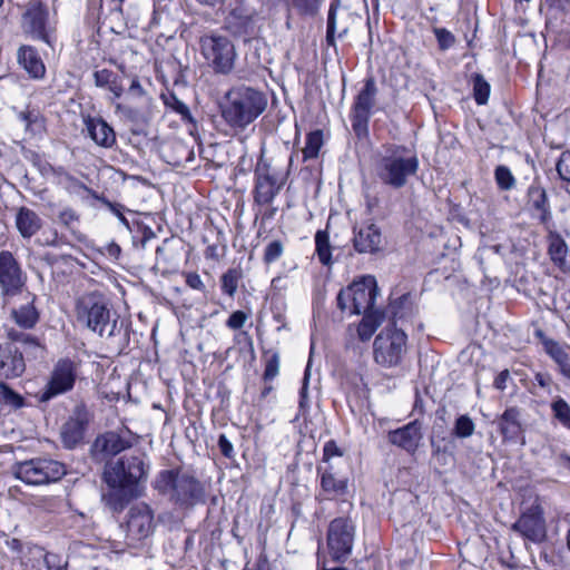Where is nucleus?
Returning <instances> with one entry per match:
<instances>
[{
  "mask_svg": "<svg viewBox=\"0 0 570 570\" xmlns=\"http://www.w3.org/2000/svg\"><path fill=\"white\" fill-rule=\"evenodd\" d=\"M16 226L20 235L29 239L41 229L42 219L32 209L20 207L16 214Z\"/></svg>",
  "mask_w": 570,
  "mask_h": 570,
  "instance_id": "28",
  "label": "nucleus"
},
{
  "mask_svg": "<svg viewBox=\"0 0 570 570\" xmlns=\"http://www.w3.org/2000/svg\"><path fill=\"white\" fill-rule=\"evenodd\" d=\"M154 488L180 507L205 502V488L194 475L181 470H164L154 481Z\"/></svg>",
  "mask_w": 570,
  "mask_h": 570,
  "instance_id": "4",
  "label": "nucleus"
},
{
  "mask_svg": "<svg viewBox=\"0 0 570 570\" xmlns=\"http://www.w3.org/2000/svg\"><path fill=\"white\" fill-rule=\"evenodd\" d=\"M308 383L309 370L307 366L304 373L302 387L299 390L298 411L302 415H305L309 410Z\"/></svg>",
  "mask_w": 570,
  "mask_h": 570,
  "instance_id": "50",
  "label": "nucleus"
},
{
  "mask_svg": "<svg viewBox=\"0 0 570 570\" xmlns=\"http://www.w3.org/2000/svg\"><path fill=\"white\" fill-rule=\"evenodd\" d=\"M525 188V184L519 180L508 167L501 166V191Z\"/></svg>",
  "mask_w": 570,
  "mask_h": 570,
  "instance_id": "47",
  "label": "nucleus"
},
{
  "mask_svg": "<svg viewBox=\"0 0 570 570\" xmlns=\"http://www.w3.org/2000/svg\"><path fill=\"white\" fill-rule=\"evenodd\" d=\"M48 570H67V562H61L57 554H48L46 557Z\"/></svg>",
  "mask_w": 570,
  "mask_h": 570,
  "instance_id": "58",
  "label": "nucleus"
},
{
  "mask_svg": "<svg viewBox=\"0 0 570 570\" xmlns=\"http://www.w3.org/2000/svg\"><path fill=\"white\" fill-rule=\"evenodd\" d=\"M520 431L519 411L515 409L507 410L503 415H501V433H503L505 438H513L519 434Z\"/></svg>",
  "mask_w": 570,
  "mask_h": 570,
  "instance_id": "40",
  "label": "nucleus"
},
{
  "mask_svg": "<svg viewBox=\"0 0 570 570\" xmlns=\"http://www.w3.org/2000/svg\"><path fill=\"white\" fill-rule=\"evenodd\" d=\"M283 253L284 243L279 239L272 240L266 245L264 249L263 261L265 264L269 265L278 261Z\"/></svg>",
  "mask_w": 570,
  "mask_h": 570,
  "instance_id": "49",
  "label": "nucleus"
},
{
  "mask_svg": "<svg viewBox=\"0 0 570 570\" xmlns=\"http://www.w3.org/2000/svg\"><path fill=\"white\" fill-rule=\"evenodd\" d=\"M548 242V254L552 261V263L564 269L568 267V245L562 236L554 232L549 230L547 236Z\"/></svg>",
  "mask_w": 570,
  "mask_h": 570,
  "instance_id": "31",
  "label": "nucleus"
},
{
  "mask_svg": "<svg viewBox=\"0 0 570 570\" xmlns=\"http://www.w3.org/2000/svg\"><path fill=\"white\" fill-rule=\"evenodd\" d=\"M474 423L472 419L465 414L460 415L454 423L453 434L456 438L465 439L473 434L474 432Z\"/></svg>",
  "mask_w": 570,
  "mask_h": 570,
  "instance_id": "48",
  "label": "nucleus"
},
{
  "mask_svg": "<svg viewBox=\"0 0 570 570\" xmlns=\"http://www.w3.org/2000/svg\"><path fill=\"white\" fill-rule=\"evenodd\" d=\"M551 410L554 417L567 429L570 430V405L562 397H557L551 403Z\"/></svg>",
  "mask_w": 570,
  "mask_h": 570,
  "instance_id": "44",
  "label": "nucleus"
},
{
  "mask_svg": "<svg viewBox=\"0 0 570 570\" xmlns=\"http://www.w3.org/2000/svg\"><path fill=\"white\" fill-rule=\"evenodd\" d=\"M79 364L70 358L58 360L48 379L47 384L38 394L40 402H48L59 395L70 392L78 379Z\"/></svg>",
  "mask_w": 570,
  "mask_h": 570,
  "instance_id": "11",
  "label": "nucleus"
},
{
  "mask_svg": "<svg viewBox=\"0 0 570 570\" xmlns=\"http://www.w3.org/2000/svg\"><path fill=\"white\" fill-rule=\"evenodd\" d=\"M410 301L407 294H403L397 299L393 301L389 306V313L392 314L393 318H402L404 314L401 312V308L405 306Z\"/></svg>",
  "mask_w": 570,
  "mask_h": 570,
  "instance_id": "55",
  "label": "nucleus"
},
{
  "mask_svg": "<svg viewBox=\"0 0 570 570\" xmlns=\"http://www.w3.org/2000/svg\"><path fill=\"white\" fill-rule=\"evenodd\" d=\"M524 191L525 189L501 191V206L504 205L511 215L519 214L523 206Z\"/></svg>",
  "mask_w": 570,
  "mask_h": 570,
  "instance_id": "41",
  "label": "nucleus"
},
{
  "mask_svg": "<svg viewBox=\"0 0 570 570\" xmlns=\"http://www.w3.org/2000/svg\"><path fill=\"white\" fill-rule=\"evenodd\" d=\"M18 119L24 125L27 131L37 132L43 128V120L36 109L20 111Z\"/></svg>",
  "mask_w": 570,
  "mask_h": 570,
  "instance_id": "42",
  "label": "nucleus"
},
{
  "mask_svg": "<svg viewBox=\"0 0 570 570\" xmlns=\"http://www.w3.org/2000/svg\"><path fill=\"white\" fill-rule=\"evenodd\" d=\"M90 421V413L83 403L77 404L68 421L62 425L61 438L66 448L79 444Z\"/></svg>",
  "mask_w": 570,
  "mask_h": 570,
  "instance_id": "17",
  "label": "nucleus"
},
{
  "mask_svg": "<svg viewBox=\"0 0 570 570\" xmlns=\"http://www.w3.org/2000/svg\"><path fill=\"white\" fill-rule=\"evenodd\" d=\"M266 208L264 210H259V214L262 216V219L263 220H269L272 218H274V216L276 215L277 213V207H274L271 205H265Z\"/></svg>",
  "mask_w": 570,
  "mask_h": 570,
  "instance_id": "63",
  "label": "nucleus"
},
{
  "mask_svg": "<svg viewBox=\"0 0 570 570\" xmlns=\"http://www.w3.org/2000/svg\"><path fill=\"white\" fill-rule=\"evenodd\" d=\"M512 529L532 542H542L547 537L546 522L539 505H532L523 512Z\"/></svg>",
  "mask_w": 570,
  "mask_h": 570,
  "instance_id": "19",
  "label": "nucleus"
},
{
  "mask_svg": "<svg viewBox=\"0 0 570 570\" xmlns=\"http://www.w3.org/2000/svg\"><path fill=\"white\" fill-rule=\"evenodd\" d=\"M323 132L322 130H314L307 134L305 146L302 149L303 160H312L318 157L320 150L323 146Z\"/></svg>",
  "mask_w": 570,
  "mask_h": 570,
  "instance_id": "39",
  "label": "nucleus"
},
{
  "mask_svg": "<svg viewBox=\"0 0 570 570\" xmlns=\"http://www.w3.org/2000/svg\"><path fill=\"white\" fill-rule=\"evenodd\" d=\"M546 346H547V352L556 361V363L559 366L562 363H564L567 360L570 358L569 353L560 344H558L556 342H550Z\"/></svg>",
  "mask_w": 570,
  "mask_h": 570,
  "instance_id": "53",
  "label": "nucleus"
},
{
  "mask_svg": "<svg viewBox=\"0 0 570 570\" xmlns=\"http://www.w3.org/2000/svg\"><path fill=\"white\" fill-rule=\"evenodd\" d=\"M528 204L534 216L541 224H547L552 218L551 206L548 193L538 180H534L525 188Z\"/></svg>",
  "mask_w": 570,
  "mask_h": 570,
  "instance_id": "22",
  "label": "nucleus"
},
{
  "mask_svg": "<svg viewBox=\"0 0 570 570\" xmlns=\"http://www.w3.org/2000/svg\"><path fill=\"white\" fill-rule=\"evenodd\" d=\"M473 82V96L478 105H484L488 101L490 95V85L484 78L475 73L472 78Z\"/></svg>",
  "mask_w": 570,
  "mask_h": 570,
  "instance_id": "46",
  "label": "nucleus"
},
{
  "mask_svg": "<svg viewBox=\"0 0 570 570\" xmlns=\"http://www.w3.org/2000/svg\"><path fill=\"white\" fill-rule=\"evenodd\" d=\"M333 455H342L335 442L330 441L324 445V460H328Z\"/></svg>",
  "mask_w": 570,
  "mask_h": 570,
  "instance_id": "61",
  "label": "nucleus"
},
{
  "mask_svg": "<svg viewBox=\"0 0 570 570\" xmlns=\"http://www.w3.org/2000/svg\"><path fill=\"white\" fill-rule=\"evenodd\" d=\"M288 171L261 159L254 170V204L263 207L271 205L287 180Z\"/></svg>",
  "mask_w": 570,
  "mask_h": 570,
  "instance_id": "8",
  "label": "nucleus"
},
{
  "mask_svg": "<svg viewBox=\"0 0 570 570\" xmlns=\"http://www.w3.org/2000/svg\"><path fill=\"white\" fill-rule=\"evenodd\" d=\"M218 448L224 456L232 458L234 448H233V444L229 442V440L226 438V435L222 434L219 436Z\"/></svg>",
  "mask_w": 570,
  "mask_h": 570,
  "instance_id": "59",
  "label": "nucleus"
},
{
  "mask_svg": "<svg viewBox=\"0 0 570 570\" xmlns=\"http://www.w3.org/2000/svg\"><path fill=\"white\" fill-rule=\"evenodd\" d=\"M17 58L19 65L35 79H40L46 73V67L38 55L37 50L31 46H21L18 49Z\"/></svg>",
  "mask_w": 570,
  "mask_h": 570,
  "instance_id": "27",
  "label": "nucleus"
},
{
  "mask_svg": "<svg viewBox=\"0 0 570 570\" xmlns=\"http://www.w3.org/2000/svg\"><path fill=\"white\" fill-rule=\"evenodd\" d=\"M423 439L422 423L419 420L409 422L402 428L389 431L387 441L406 451L407 453H415Z\"/></svg>",
  "mask_w": 570,
  "mask_h": 570,
  "instance_id": "20",
  "label": "nucleus"
},
{
  "mask_svg": "<svg viewBox=\"0 0 570 570\" xmlns=\"http://www.w3.org/2000/svg\"><path fill=\"white\" fill-rule=\"evenodd\" d=\"M0 403L11 406L12 409H20L24 405V400L20 394L0 381Z\"/></svg>",
  "mask_w": 570,
  "mask_h": 570,
  "instance_id": "43",
  "label": "nucleus"
},
{
  "mask_svg": "<svg viewBox=\"0 0 570 570\" xmlns=\"http://www.w3.org/2000/svg\"><path fill=\"white\" fill-rule=\"evenodd\" d=\"M226 23L235 33H247L253 28V11L242 4L237 6L229 11Z\"/></svg>",
  "mask_w": 570,
  "mask_h": 570,
  "instance_id": "32",
  "label": "nucleus"
},
{
  "mask_svg": "<svg viewBox=\"0 0 570 570\" xmlns=\"http://www.w3.org/2000/svg\"><path fill=\"white\" fill-rule=\"evenodd\" d=\"M433 32L435 35V38L438 40V45L440 50H448L455 43V37L451 31H449L445 28H434Z\"/></svg>",
  "mask_w": 570,
  "mask_h": 570,
  "instance_id": "51",
  "label": "nucleus"
},
{
  "mask_svg": "<svg viewBox=\"0 0 570 570\" xmlns=\"http://www.w3.org/2000/svg\"><path fill=\"white\" fill-rule=\"evenodd\" d=\"M13 473L27 484L42 485L60 480L66 474V468L52 459L35 458L17 463Z\"/></svg>",
  "mask_w": 570,
  "mask_h": 570,
  "instance_id": "9",
  "label": "nucleus"
},
{
  "mask_svg": "<svg viewBox=\"0 0 570 570\" xmlns=\"http://www.w3.org/2000/svg\"><path fill=\"white\" fill-rule=\"evenodd\" d=\"M186 284L193 289L204 291L205 288V285L197 273L187 274Z\"/></svg>",
  "mask_w": 570,
  "mask_h": 570,
  "instance_id": "60",
  "label": "nucleus"
},
{
  "mask_svg": "<svg viewBox=\"0 0 570 570\" xmlns=\"http://www.w3.org/2000/svg\"><path fill=\"white\" fill-rule=\"evenodd\" d=\"M315 250L323 265L328 266L332 264V246L327 229L316 232Z\"/></svg>",
  "mask_w": 570,
  "mask_h": 570,
  "instance_id": "36",
  "label": "nucleus"
},
{
  "mask_svg": "<svg viewBox=\"0 0 570 570\" xmlns=\"http://www.w3.org/2000/svg\"><path fill=\"white\" fill-rule=\"evenodd\" d=\"M376 95L375 79L373 77L366 78L363 88L355 97L352 108V128L358 138L368 136V121L376 102Z\"/></svg>",
  "mask_w": 570,
  "mask_h": 570,
  "instance_id": "13",
  "label": "nucleus"
},
{
  "mask_svg": "<svg viewBox=\"0 0 570 570\" xmlns=\"http://www.w3.org/2000/svg\"><path fill=\"white\" fill-rule=\"evenodd\" d=\"M200 53L216 73L227 76L235 68L237 52L233 41L223 35L206 33L199 39Z\"/></svg>",
  "mask_w": 570,
  "mask_h": 570,
  "instance_id": "6",
  "label": "nucleus"
},
{
  "mask_svg": "<svg viewBox=\"0 0 570 570\" xmlns=\"http://www.w3.org/2000/svg\"><path fill=\"white\" fill-rule=\"evenodd\" d=\"M95 85L99 88H107L115 98H120L124 94V87L118 76L109 69H98L94 71Z\"/></svg>",
  "mask_w": 570,
  "mask_h": 570,
  "instance_id": "33",
  "label": "nucleus"
},
{
  "mask_svg": "<svg viewBox=\"0 0 570 570\" xmlns=\"http://www.w3.org/2000/svg\"><path fill=\"white\" fill-rule=\"evenodd\" d=\"M161 99L167 108L171 109L180 116L183 121L189 124L195 122L188 106L181 101L174 92L163 94Z\"/></svg>",
  "mask_w": 570,
  "mask_h": 570,
  "instance_id": "38",
  "label": "nucleus"
},
{
  "mask_svg": "<svg viewBox=\"0 0 570 570\" xmlns=\"http://www.w3.org/2000/svg\"><path fill=\"white\" fill-rule=\"evenodd\" d=\"M363 320L361 321L357 327V334L361 341H367L372 337L376 328L381 325L384 313L375 312V313H366L363 314Z\"/></svg>",
  "mask_w": 570,
  "mask_h": 570,
  "instance_id": "35",
  "label": "nucleus"
},
{
  "mask_svg": "<svg viewBox=\"0 0 570 570\" xmlns=\"http://www.w3.org/2000/svg\"><path fill=\"white\" fill-rule=\"evenodd\" d=\"M129 91L136 96H142L145 94V90L144 88L141 87L138 78H134L131 80V83L129 86Z\"/></svg>",
  "mask_w": 570,
  "mask_h": 570,
  "instance_id": "64",
  "label": "nucleus"
},
{
  "mask_svg": "<svg viewBox=\"0 0 570 570\" xmlns=\"http://www.w3.org/2000/svg\"><path fill=\"white\" fill-rule=\"evenodd\" d=\"M266 95L249 86H236L225 95L222 106V117L235 130H244L255 121L266 109Z\"/></svg>",
  "mask_w": 570,
  "mask_h": 570,
  "instance_id": "2",
  "label": "nucleus"
},
{
  "mask_svg": "<svg viewBox=\"0 0 570 570\" xmlns=\"http://www.w3.org/2000/svg\"><path fill=\"white\" fill-rule=\"evenodd\" d=\"M246 320V313H244L243 311H236L230 314L226 322V325L232 330H239L244 326Z\"/></svg>",
  "mask_w": 570,
  "mask_h": 570,
  "instance_id": "56",
  "label": "nucleus"
},
{
  "mask_svg": "<svg viewBox=\"0 0 570 570\" xmlns=\"http://www.w3.org/2000/svg\"><path fill=\"white\" fill-rule=\"evenodd\" d=\"M382 240V233L374 224L364 225L354 230L353 244L358 253H376L381 248Z\"/></svg>",
  "mask_w": 570,
  "mask_h": 570,
  "instance_id": "25",
  "label": "nucleus"
},
{
  "mask_svg": "<svg viewBox=\"0 0 570 570\" xmlns=\"http://www.w3.org/2000/svg\"><path fill=\"white\" fill-rule=\"evenodd\" d=\"M279 372V356L277 353H274L265 364V371L263 374V380L265 382L272 381L278 375Z\"/></svg>",
  "mask_w": 570,
  "mask_h": 570,
  "instance_id": "54",
  "label": "nucleus"
},
{
  "mask_svg": "<svg viewBox=\"0 0 570 570\" xmlns=\"http://www.w3.org/2000/svg\"><path fill=\"white\" fill-rule=\"evenodd\" d=\"M355 538V525L352 520L336 518L331 521L327 530V548L336 561H344L352 552Z\"/></svg>",
  "mask_w": 570,
  "mask_h": 570,
  "instance_id": "14",
  "label": "nucleus"
},
{
  "mask_svg": "<svg viewBox=\"0 0 570 570\" xmlns=\"http://www.w3.org/2000/svg\"><path fill=\"white\" fill-rule=\"evenodd\" d=\"M20 295L22 302L20 305L11 309V318L21 328L30 330L35 327L40 316L38 309L35 306L36 295L30 292H22Z\"/></svg>",
  "mask_w": 570,
  "mask_h": 570,
  "instance_id": "24",
  "label": "nucleus"
},
{
  "mask_svg": "<svg viewBox=\"0 0 570 570\" xmlns=\"http://www.w3.org/2000/svg\"><path fill=\"white\" fill-rule=\"evenodd\" d=\"M47 9L39 1L29 2L27 11L22 16V28L33 39L42 40L51 46V35L47 29Z\"/></svg>",
  "mask_w": 570,
  "mask_h": 570,
  "instance_id": "18",
  "label": "nucleus"
},
{
  "mask_svg": "<svg viewBox=\"0 0 570 570\" xmlns=\"http://www.w3.org/2000/svg\"><path fill=\"white\" fill-rule=\"evenodd\" d=\"M406 334L395 327L385 328L374 340V360L384 367L397 365L405 352Z\"/></svg>",
  "mask_w": 570,
  "mask_h": 570,
  "instance_id": "12",
  "label": "nucleus"
},
{
  "mask_svg": "<svg viewBox=\"0 0 570 570\" xmlns=\"http://www.w3.org/2000/svg\"><path fill=\"white\" fill-rule=\"evenodd\" d=\"M321 487L327 495H342L346 492L347 480L337 478L332 471L324 470L321 472Z\"/></svg>",
  "mask_w": 570,
  "mask_h": 570,
  "instance_id": "34",
  "label": "nucleus"
},
{
  "mask_svg": "<svg viewBox=\"0 0 570 570\" xmlns=\"http://www.w3.org/2000/svg\"><path fill=\"white\" fill-rule=\"evenodd\" d=\"M120 527L125 531V544L139 548L155 530L154 512L146 503H137L128 510Z\"/></svg>",
  "mask_w": 570,
  "mask_h": 570,
  "instance_id": "10",
  "label": "nucleus"
},
{
  "mask_svg": "<svg viewBox=\"0 0 570 570\" xmlns=\"http://www.w3.org/2000/svg\"><path fill=\"white\" fill-rule=\"evenodd\" d=\"M77 322L101 337H114L124 330V322L111 309L108 298L99 292L81 295L76 302Z\"/></svg>",
  "mask_w": 570,
  "mask_h": 570,
  "instance_id": "1",
  "label": "nucleus"
},
{
  "mask_svg": "<svg viewBox=\"0 0 570 570\" xmlns=\"http://www.w3.org/2000/svg\"><path fill=\"white\" fill-rule=\"evenodd\" d=\"M556 169L562 180L570 183V151L567 150L560 155Z\"/></svg>",
  "mask_w": 570,
  "mask_h": 570,
  "instance_id": "52",
  "label": "nucleus"
},
{
  "mask_svg": "<svg viewBox=\"0 0 570 570\" xmlns=\"http://www.w3.org/2000/svg\"><path fill=\"white\" fill-rule=\"evenodd\" d=\"M358 18L356 13L347 8H341L340 0H332L327 12L326 43L328 47H336V36L343 38L347 35L351 24Z\"/></svg>",
  "mask_w": 570,
  "mask_h": 570,
  "instance_id": "16",
  "label": "nucleus"
},
{
  "mask_svg": "<svg viewBox=\"0 0 570 570\" xmlns=\"http://www.w3.org/2000/svg\"><path fill=\"white\" fill-rule=\"evenodd\" d=\"M148 474L149 463L145 454H125L106 463L104 481L108 487H122L140 491Z\"/></svg>",
  "mask_w": 570,
  "mask_h": 570,
  "instance_id": "5",
  "label": "nucleus"
},
{
  "mask_svg": "<svg viewBox=\"0 0 570 570\" xmlns=\"http://www.w3.org/2000/svg\"><path fill=\"white\" fill-rule=\"evenodd\" d=\"M6 337L11 343H21L24 352L31 354L33 357H43L45 347L36 336L28 334L14 327L4 328Z\"/></svg>",
  "mask_w": 570,
  "mask_h": 570,
  "instance_id": "29",
  "label": "nucleus"
},
{
  "mask_svg": "<svg viewBox=\"0 0 570 570\" xmlns=\"http://www.w3.org/2000/svg\"><path fill=\"white\" fill-rule=\"evenodd\" d=\"M419 169V159L405 146L385 145L376 156L374 174L383 184L394 189L403 188Z\"/></svg>",
  "mask_w": 570,
  "mask_h": 570,
  "instance_id": "3",
  "label": "nucleus"
},
{
  "mask_svg": "<svg viewBox=\"0 0 570 570\" xmlns=\"http://www.w3.org/2000/svg\"><path fill=\"white\" fill-rule=\"evenodd\" d=\"M89 137L100 147L112 148L116 144V134L111 126L100 117H88L85 120Z\"/></svg>",
  "mask_w": 570,
  "mask_h": 570,
  "instance_id": "26",
  "label": "nucleus"
},
{
  "mask_svg": "<svg viewBox=\"0 0 570 570\" xmlns=\"http://www.w3.org/2000/svg\"><path fill=\"white\" fill-rule=\"evenodd\" d=\"M325 0H287L289 10L295 11L301 17H315Z\"/></svg>",
  "mask_w": 570,
  "mask_h": 570,
  "instance_id": "37",
  "label": "nucleus"
},
{
  "mask_svg": "<svg viewBox=\"0 0 570 570\" xmlns=\"http://www.w3.org/2000/svg\"><path fill=\"white\" fill-rule=\"evenodd\" d=\"M242 277V273L236 268H229L223 274L220 278L222 291L228 296L233 297L237 291L238 281Z\"/></svg>",
  "mask_w": 570,
  "mask_h": 570,
  "instance_id": "45",
  "label": "nucleus"
},
{
  "mask_svg": "<svg viewBox=\"0 0 570 570\" xmlns=\"http://www.w3.org/2000/svg\"><path fill=\"white\" fill-rule=\"evenodd\" d=\"M130 446L131 442L129 439L122 438L116 432H106L97 436L92 444V451L97 456L106 459L115 456Z\"/></svg>",
  "mask_w": 570,
  "mask_h": 570,
  "instance_id": "23",
  "label": "nucleus"
},
{
  "mask_svg": "<svg viewBox=\"0 0 570 570\" xmlns=\"http://www.w3.org/2000/svg\"><path fill=\"white\" fill-rule=\"evenodd\" d=\"M377 292L375 278L364 276L361 281L340 291L336 298L337 307L356 315L379 312L374 309Z\"/></svg>",
  "mask_w": 570,
  "mask_h": 570,
  "instance_id": "7",
  "label": "nucleus"
},
{
  "mask_svg": "<svg viewBox=\"0 0 570 570\" xmlns=\"http://www.w3.org/2000/svg\"><path fill=\"white\" fill-rule=\"evenodd\" d=\"M58 219L62 225H65L67 228L71 229L72 224L75 222H78L79 216L76 214V212L73 209L65 208L59 213Z\"/></svg>",
  "mask_w": 570,
  "mask_h": 570,
  "instance_id": "57",
  "label": "nucleus"
},
{
  "mask_svg": "<svg viewBox=\"0 0 570 570\" xmlns=\"http://www.w3.org/2000/svg\"><path fill=\"white\" fill-rule=\"evenodd\" d=\"M37 243L41 246L57 247V246H59L60 240H59L57 232H55V233H52L51 237L39 238V239H37Z\"/></svg>",
  "mask_w": 570,
  "mask_h": 570,
  "instance_id": "62",
  "label": "nucleus"
},
{
  "mask_svg": "<svg viewBox=\"0 0 570 570\" xmlns=\"http://www.w3.org/2000/svg\"><path fill=\"white\" fill-rule=\"evenodd\" d=\"M27 276L14 255L7 249L0 250V291L3 302L23 292Z\"/></svg>",
  "mask_w": 570,
  "mask_h": 570,
  "instance_id": "15",
  "label": "nucleus"
},
{
  "mask_svg": "<svg viewBox=\"0 0 570 570\" xmlns=\"http://www.w3.org/2000/svg\"><path fill=\"white\" fill-rule=\"evenodd\" d=\"M26 370L22 352L12 344H0V379H14Z\"/></svg>",
  "mask_w": 570,
  "mask_h": 570,
  "instance_id": "21",
  "label": "nucleus"
},
{
  "mask_svg": "<svg viewBox=\"0 0 570 570\" xmlns=\"http://www.w3.org/2000/svg\"><path fill=\"white\" fill-rule=\"evenodd\" d=\"M140 495V491L122 487H109V491L102 494L105 504L114 512H120L134 498Z\"/></svg>",
  "mask_w": 570,
  "mask_h": 570,
  "instance_id": "30",
  "label": "nucleus"
}]
</instances>
